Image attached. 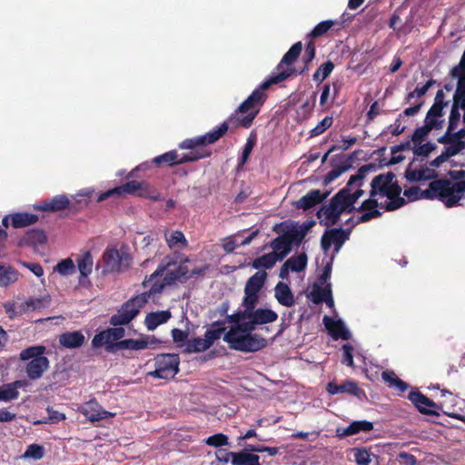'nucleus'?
Returning <instances> with one entry per match:
<instances>
[{"label": "nucleus", "mask_w": 465, "mask_h": 465, "mask_svg": "<svg viewBox=\"0 0 465 465\" xmlns=\"http://www.w3.org/2000/svg\"><path fill=\"white\" fill-rule=\"evenodd\" d=\"M302 51V42L292 45L276 66V71L272 72L267 80L252 91L234 113L230 115L229 121L233 122L238 126L249 128L267 99L265 90L271 85L279 84L296 74L297 71L293 67V64L301 55Z\"/></svg>", "instance_id": "f257e3e1"}, {"label": "nucleus", "mask_w": 465, "mask_h": 465, "mask_svg": "<svg viewBox=\"0 0 465 465\" xmlns=\"http://www.w3.org/2000/svg\"><path fill=\"white\" fill-rule=\"evenodd\" d=\"M188 257L179 252L166 255L159 263L157 269L143 282V287L151 296L163 292L165 287L173 286L177 282H184L188 279L189 268L186 262Z\"/></svg>", "instance_id": "f03ea898"}, {"label": "nucleus", "mask_w": 465, "mask_h": 465, "mask_svg": "<svg viewBox=\"0 0 465 465\" xmlns=\"http://www.w3.org/2000/svg\"><path fill=\"white\" fill-rule=\"evenodd\" d=\"M376 170L377 164L375 163H368L360 167L357 173L350 177L346 186L335 193L329 203L322 205L317 212V217L321 219V224L327 227L334 225L340 221L342 213H353L356 207L350 196L353 184L357 181L363 180L367 173Z\"/></svg>", "instance_id": "7ed1b4c3"}, {"label": "nucleus", "mask_w": 465, "mask_h": 465, "mask_svg": "<svg viewBox=\"0 0 465 465\" xmlns=\"http://www.w3.org/2000/svg\"><path fill=\"white\" fill-rule=\"evenodd\" d=\"M395 178L396 175L392 172H388L376 175L371 183V197L380 195L390 200L384 205L387 212L400 209L406 203L405 199L401 197L402 190Z\"/></svg>", "instance_id": "20e7f679"}, {"label": "nucleus", "mask_w": 465, "mask_h": 465, "mask_svg": "<svg viewBox=\"0 0 465 465\" xmlns=\"http://www.w3.org/2000/svg\"><path fill=\"white\" fill-rule=\"evenodd\" d=\"M252 331L243 330L242 324L234 325L223 336L232 350L242 352H255L267 346V340Z\"/></svg>", "instance_id": "39448f33"}, {"label": "nucleus", "mask_w": 465, "mask_h": 465, "mask_svg": "<svg viewBox=\"0 0 465 465\" xmlns=\"http://www.w3.org/2000/svg\"><path fill=\"white\" fill-rule=\"evenodd\" d=\"M126 194L137 195L152 201L163 200L161 193L148 183L133 180L100 193L97 202L100 203L111 197L119 198Z\"/></svg>", "instance_id": "423d86ee"}, {"label": "nucleus", "mask_w": 465, "mask_h": 465, "mask_svg": "<svg viewBox=\"0 0 465 465\" xmlns=\"http://www.w3.org/2000/svg\"><path fill=\"white\" fill-rule=\"evenodd\" d=\"M46 347L44 345L29 346L21 351L19 359L27 361L25 372L30 380L40 379L49 368V360L45 356Z\"/></svg>", "instance_id": "0eeeda50"}, {"label": "nucleus", "mask_w": 465, "mask_h": 465, "mask_svg": "<svg viewBox=\"0 0 465 465\" xmlns=\"http://www.w3.org/2000/svg\"><path fill=\"white\" fill-rule=\"evenodd\" d=\"M151 295L144 292L125 302L118 310L116 314L110 318V324L122 326L129 324L139 313L141 309L148 302Z\"/></svg>", "instance_id": "6e6552de"}, {"label": "nucleus", "mask_w": 465, "mask_h": 465, "mask_svg": "<svg viewBox=\"0 0 465 465\" xmlns=\"http://www.w3.org/2000/svg\"><path fill=\"white\" fill-rule=\"evenodd\" d=\"M449 185V182L444 179H436L431 181L425 190H420L418 186L406 189L404 195L411 201L418 199H438L441 202V198H446V196L450 193Z\"/></svg>", "instance_id": "1a4fd4ad"}, {"label": "nucleus", "mask_w": 465, "mask_h": 465, "mask_svg": "<svg viewBox=\"0 0 465 465\" xmlns=\"http://www.w3.org/2000/svg\"><path fill=\"white\" fill-rule=\"evenodd\" d=\"M153 361L155 369L148 372L150 377L169 381L180 371V357L177 353H160Z\"/></svg>", "instance_id": "9d476101"}, {"label": "nucleus", "mask_w": 465, "mask_h": 465, "mask_svg": "<svg viewBox=\"0 0 465 465\" xmlns=\"http://www.w3.org/2000/svg\"><path fill=\"white\" fill-rule=\"evenodd\" d=\"M449 176L451 180L445 179L449 182L450 193L446 198H441V202L446 207L451 208L459 205L460 201L465 193V170L450 171Z\"/></svg>", "instance_id": "9b49d317"}, {"label": "nucleus", "mask_w": 465, "mask_h": 465, "mask_svg": "<svg viewBox=\"0 0 465 465\" xmlns=\"http://www.w3.org/2000/svg\"><path fill=\"white\" fill-rule=\"evenodd\" d=\"M103 261L104 271L114 272L129 268L132 257L128 252H120L117 249H107L103 254Z\"/></svg>", "instance_id": "f8f14e48"}, {"label": "nucleus", "mask_w": 465, "mask_h": 465, "mask_svg": "<svg viewBox=\"0 0 465 465\" xmlns=\"http://www.w3.org/2000/svg\"><path fill=\"white\" fill-rule=\"evenodd\" d=\"M248 321L242 324L243 330L254 331L257 325L272 323L277 321L278 314L276 312L267 308H255L245 314Z\"/></svg>", "instance_id": "ddd939ff"}, {"label": "nucleus", "mask_w": 465, "mask_h": 465, "mask_svg": "<svg viewBox=\"0 0 465 465\" xmlns=\"http://www.w3.org/2000/svg\"><path fill=\"white\" fill-rule=\"evenodd\" d=\"M351 229L332 228L326 230L321 239L322 249L326 252L330 250L331 244L334 245V252H338L344 242L349 240Z\"/></svg>", "instance_id": "4468645a"}, {"label": "nucleus", "mask_w": 465, "mask_h": 465, "mask_svg": "<svg viewBox=\"0 0 465 465\" xmlns=\"http://www.w3.org/2000/svg\"><path fill=\"white\" fill-rule=\"evenodd\" d=\"M39 220L37 214L26 212H17L5 215L2 219V224L5 228L12 226L15 229H20L31 226Z\"/></svg>", "instance_id": "2eb2a0df"}, {"label": "nucleus", "mask_w": 465, "mask_h": 465, "mask_svg": "<svg viewBox=\"0 0 465 465\" xmlns=\"http://www.w3.org/2000/svg\"><path fill=\"white\" fill-rule=\"evenodd\" d=\"M80 411L91 422L100 421L114 416V413L104 410L95 399L85 402L81 407Z\"/></svg>", "instance_id": "dca6fc26"}, {"label": "nucleus", "mask_w": 465, "mask_h": 465, "mask_svg": "<svg viewBox=\"0 0 465 465\" xmlns=\"http://www.w3.org/2000/svg\"><path fill=\"white\" fill-rule=\"evenodd\" d=\"M379 203L375 197H371L361 203L359 207H356L357 212H362L356 222L352 225H358L360 223H368L372 219L381 216V212L378 210Z\"/></svg>", "instance_id": "f3484780"}, {"label": "nucleus", "mask_w": 465, "mask_h": 465, "mask_svg": "<svg viewBox=\"0 0 465 465\" xmlns=\"http://www.w3.org/2000/svg\"><path fill=\"white\" fill-rule=\"evenodd\" d=\"M326 391L331 394L348 393L350 395L361 398L364 395L363 390H361L356 381L351 380H346L341 384H337L334 381H331L326 386Z\"/></svg>", "instance_id": "a211bd4d"}, {"label": "nucleus", "mask_w": 465, "mask_h": 465, "mask_svg": "<svg viewBox=\"0 0 465 465\" xmlns=\"http://www.w3.org/2000/svg\"><path fill=\"white\" fill-rule=\"evenodd\" d=\"M408 399L414 404L420 413L425 415H439L437 411L429 409L438 407L437 404L420 391H411Z\"/></svg>", "instance_id": "6ab92c4d"}, {"label": "nucleus", "mask_w": 465, "mask_h": 465, "mask_svg": "<svg viewBox=\"0 0 465 465\" xmlns=\"http://www.w3.org/2000/svg\"><path fill=\"white\" fill-rule=\"evenodd\" d=\"M149 347L148 338L141 339H125L114 342L106 347L110 352H116L122 350L140 351Z\"/></svg>", "instance_id": "aec40b11"}, {"label": "nucleus", "mask_w": 465, "mask_h": 465, "mask_svg": "<svg viewBox=\"0 0 465 465\" xmlns=\"http://www.w3.org/2000/svg\"><path fill=\"white\" fill-rule=\"evenodd\" d=\"M331 193L330 191L322 193L320 190H311L298 200L296 207L307 211L322 203Z\"/></svg>", "instance_id": "412c9836"}, {"label": "nucleus", "mask_w": 465, "mask_h": 465, "mask_svg": "<svg viewBox=\"0 0 465 465\" xmlns=\"http://www.w3.org/2000/svg\"><path fill=\"white\" fill-rule=\"evenodd\" d=\"M465 137V129L462 128L458 132L449 131L447 127L446 133L438 138V142L443 144H450L447 148H455L458 153L465 148V142L462 140Z\"/></svg>", "instance_id": "4be33fe9"}, {"label": "nucleus", "mask_w": 465, "mask_h": 465, "mask_svg": "<svg viewBox=\"0 0 465 465\" xmlns=\"http://www.w3.org/2000/svg\"><path fill=\"white\" fill-rule=\"evenodd\" d=\"M70 201L65 194H59L51 199L45 200L40 204L35 206V209L43 212H59L69 206Z\"/></svg>", "instance_id": "5701e85b"}, {"label": "nucleus", "mask_w": 465, "mask_h": 465, "mask_svg": "<svg viewBox=\"0 0 465 465\" xmlns=\"http://www.w3.org/2000/svg\"><path fill=\"white\" fill-rule=\"evenodd\" d=\"M323 323L334 340L341 339L347 341L351 338V333L341 320L334 321L329 316H324Z\"/></svg>", "instance_id": "b1692460"}, {"label": "nucleus", "mask_w": 465, "mask_h": 465, "mask_svg": "<svg viewBox=\"0 0 465 465\" xmlns=\"http://www.w3.org/2000/svg\"><path fill=\"white\" fill-rule=\"evenodd\" d=\"M85 341V337L81 331H66L59 335V343L66 349L80 348Z\"/></svg>", "instance_id": "393cba45"}, {"label": "nucleus", "mask_w": 465, "mask_h": 465, "mask_svg": "<svg viewBox=\"0 0 465 465\" xmlns=\"http://www.w3.org/2000/svg\"><path fill=\"white\" fill-rule=\"evenodd\" d=\"M373 429V423L367 420H356L345 428H338L336 435L339 438L355 435L361 431H370Z\"/></svg>", "instance_id": "a878e982"}, {"label": "nucleus", "mask_w": 465, "mask_h": 465, "mask_svg": "<svg viewBox=\"0 0 465 465\" xmlns=\"http://www.w3.org/2000/svg\"><path fill=\"white\" fill-rule=\"evenodd\" d=\"M438 173L435 170L430 169L428 167H423L419 170H412L411 167H408L404 174L407 181L411 183L429 180L434 181Z\"/></svg>", "instance_id": "bb28decb"}, {"label": "nucleus", "mask_w": 465, "mask_h": 465, "mask_svg": "<svg viewBox=\"0 0 465 465\" xmlns=\"http://www.w3.org/2000/svg\"><path fill=\"white\" fill-rule=\"evenodd\" d=\"M270 247L273 250L272 252L276 253L280 261H282L292 251L290 240L284 233L273 239Z\"/></svg>", "instance_id": "cd10ccee"}, {"label": "nucleus", "mask_w": 465, "mask_h": 465, "mask_svg": "<svg viewBox=\"0 0 465 465\" xmlns=\"http://www.w3.org/2000/svg\"><path fill=\"white\" fill-rule=\"evenodd\" d=\"M274 296L277 302L286 307H291L294 304V296L288 284L279 282L274 288Z\"/></svg>", "instance_id": "c85d7f7f"}, {"label": "nucleus", "mask_w": 465, "mask_h": 465, "mask_svg": "<svg viewBox=\"0 0 465 465\" xmlns=\"http://www.w3.org/2000/svg\"><path fill=\"white\" fill-rule=\"evenodd\" d=\"M171 317L172 314L169 311H158L150 312L144 319V324L148 331H153L159 325L167 322Z\"/></svg>", "instance_id": "c756f323"}, {"label": "nucleus", "mask_w": 465, "mask_h": 465, "mask_svg": "<svg viewBox=\"0 0 465 465\" xmlns=\"http://www.w3.org/2000/svg\"><path fill=\"white\" fill-rule=\"evenodd\" d=\"M266 278L267 273L265 271L256 272L247 280L243 292L260 293L265 284Z\"/></svg>", "instance_id": "7c9ffc66"}, {"label": "nucleus", "mask_w": 465, "mask_h": 465, "mask_svg": "<svg viewBox=\"0 0 465 465\" xmlns=\"http://www.w3.org/2000/svg\"><path fill=\"white\" fill-rule=\"evenodd\" d=\"M225 322L223 321H216L213 322L209 328L206 330L204 333V338L206 339L209 345L212 347L213 343L219 340L222 335L225 334Z\"/></svg>", "instance_id": "2f4dec72"}, {"label": "nucleus", "mask_w": 465, "mask_h": 465, "mask_svg": "<svg viewBox=\"0 0 465 465\" xmlns=\"http://www.w3.org/2000/svg\"><path fill=\"white\" fill-rule=\"evenodd\" d=\"M22 242L26 245L36 247L45 244L47 242V236L42 229H31L25 232Z\"/></svg>", "instance_id": "473e14b6"}, {"label": "nucleus", "mask_w": 465, "mask_h": 465, "mask_svg": "<svg viewBox=\"0 0 465 465\" xmlns=\"http://www.w3.org/2000/svg\"><path fill=\"white\" fill-rule=\"evenodd\" d=\"M312 301L315 304H320L324 302L329 307L333 306L331 284H327L324 288L319 286L314 287L312 292Z\"/></svg>", "instance_id": "72a5a7b5"}, {"label": "nucleus", "mask_w": 465, "mask_h": 465, "mask_svg": "<svg viewBox=\"0 0 465 465\" xmlns=\"http://www.w3.org/2000/svg\"><path fill=\"white\" fill-rule=\"evenodd\" d=\"M229 125L227 122L222 123L216 128L211 130L204 135H201L200 142L203 143V146L206 144H213L219 141L228 131Z\"/></svg>", "instance_id": "f704fd0d"}, {"label": "nucleus", "mask_w": 465, "mask_h": 465, "mask_svg": "<svg viewBox=\"0 0 465 465\" xmlns=\"http://www.w3.org/2000/svg\"><path fill=\"white\" fill-rule=\"evenodd\" d=\"M356 153L357 152L352 153L344 163L334 166V168L324 176L323 184L328 185L332 181L340 177L343 173L348 171L351 167V160L356 155Z\"/></svg>", "instance_id": "c9c22d12"}, {"label": "nucleus", "mask_w": 465, "mask_h": 465, "mask_svg": "<svg viewBox=\"0 0 465 465\" xmlns=\"http://www.w3.org/2000/svg\"><path fill=\"white\" fill-rule=\"evenodd\" d=\"M283 226H284L283 223L276 224L273 227V231L277 233L284 232V234L287 235V237L289 238L291 245H292L293 243H295L296 245H299L302 242L303 238L305 237L306 231L308 229V227H305L304 229H301V230L292 229L290 231H285L283 229Z\"/></svg>", "instance_id": "e433bc0d"}, {"label": "nucleus", "mask_w": 465, "mask_h": 465, "mask_svg": "<svg viewBox=\"0 0 465 465\" xmlns=\"http://www.w3.org/2000/svg\"><path fill=\"white\" fill-rule=\"evenodd\" d=\"M77 267L80 272L81 277L79 279V282L83 284V279L86 278L89 274H91L93 270V257L90 252H85L79 257L77 260Z\"/></svg>", "instance_id": "4c0bfd02"}, {"label": "nucleus", "mask_w": 465, "mask_h": 465, "mask_svg": "<svg viewBox=\"0 0 465 465\" xmlns=\"http://www.w3.org/2000/svg\"><path fill=\"white\" fill-rule=\"evenodd\" d=\"M446 106H442L438 104H433L429 111L427 112L425 122L427 123H434L436 124L435 129L440 130L443 126L444 121L440 119L443 115V109Z\"/></svg>", "instance_id": "58836bf2"}, {"label": "nucleus", "mask_w": 465, "mask_h": 465, "mask_svg": "<svg viewBox=\"0 0 465 465\" xmlns=\"http://www.w3.org/2000/svg\"><path fill=\"white\" fill-rule=\"evenodd\" d=\"M277 262L281 261L277 258L276 253L269 252L254 259L252 267L259 271H262L261 269H272Z\"/></svg>", "instance_id": "ea45409f"}, {"label": "nucleus", "mask_w": 465, "mask_h": 465, "mask_svg": "<svg viewBox=\"0 0 465 465\" xmlns=\"http://www.w3.org/2000/svg\"><path fill=\"white\" fill-rule=\"evenodd\" d=\"M232 465H261L260 457L256 454L249 453L245 450H241L233 455L232 459Z\"/></svg>", "instance_id": "a19ab883"}, {"label": "nucleus", "mask_w": 465, "mask_h": 465, "mask_svg": "<svg viewBox=\"0 0 465 465\" xmlns=\"http://www.w3.org/2000/svg\"><path fill=\"white\" fill-rule=\"evenodd\" d=\"M179 153L175 150L169 151L153 158V163L158 166H173L180 163Z\"/></svg>", "instance_id": "79ce46f5"}, {"label": "nucleus", "mask_w": 465, "mask_h": 465, "mask_svg": "<svg viewBox=\"0 0 465 465\" xmlns=\"http://www.w3.org/2000/svg\"><path fill=\"white\" fill-rule=\"evenodd\" d=\"M212 154L210 150L204 148L193 149L187 153L179 154L180 163H185L189 162H195L200 159L209 157Z\"/></svg>", "instance_id": "37998d69"}, {"label": "nucleus", "mask_w": 465, "mask_h": 465, "mask_svg": "<svg viewBox=\"0 0 465 465\" xmlns=\"http://www.w3.org/2000/svg\"><path fill=\"white\" fill-rule=\"evenodd\" d=\"M316 48L313 39L310 38V40L305 45L304 54L302 55V62L304 64L302 70L299 72L300 74H304L309 70V64L315 58Z\"/></svg>", "instance_id": "c03bdc74"}, {"label": "nucleus", "mask_w": 465, "mask_h": 465, "mask_svg": "<svg viewBox=\"0 0 465 465\" xmlns=\"http://www.w3.org/2000/svg\"><path fill=\"white\" fill-rule=\"evenodd\" d=\"M257 143V135L255 133H251L247 138L246 143L243 147L241 157L238 160V167H242L249 159V156Z\"/></svg>", "instance_id": "a18cd8bd"}, {"label": "nucleus", "mask_w": 465, "mask_h": 465, "mask_svg": "<svg viewBox=\"0 0 465 465\" xmlns=\"http://www.w3.org/2000/svg\"><path fill=\"white\" fill-rule=\"evenodd\" d=\"M210 348L211 346L209 345L205 338L202 339L200 337H197L187 341L185 351L188 353H197L205 351Z\"/></svg>", "instance_id": "49530a36"}, {"label": "nucleus", "mask_w": 465, "mask_h": 465, "mask_svg": "<svg viewBox=\"0 0 465 465\" xmlns=\"http://www.w3.org/2000/svg\"><path fill=\"white\" fill-rule=\"evenodd\" d=\"M333 69L334 64L331 60L326 61L325 63L321 64L320 67L313 74V81L318 83L323 82V80H325L331 74Z\"/></svg>", "instance_id": "de8ad7c7"}, {"label": "nucleus", "mask_w": 465, "mask_h": 465, "mask_svg": "<svg viewBox=\"0 0 465 465\" xmlns=\"http://www.w3.org/2000/svg\"><path fill=\"white\" fill-rule=\"evenodd\" d=\"M16 280V272L12 267L0 265V286H7Z\"/></svg>", "instance_id": "09e8293b"}, {"label": "nucleus", "mask_w": 465, "mask_h": 465, "mask_svg": "<svg viewBox=\"0 0 465 465\" xmlns=\"http://www.w3.org/2000/svg\"><path fill=\"white\" fill-rule=\"evenodd\" d=\"M436 124L434 123H427L424 121V125L415 129L411 135V140L414 143H421L425 137L430 131L435 129Z\"/></svg>", "instance_id": "8fccbe9b"}, {"label": "nucleus", "mask_w": 465, "mask_h": 465, "mask_svg": "<svg viewBox=\"0 0 465 465\" xmlns=\"http://www.w3.org/2000/svg\"><path fill=\"white\" fill-rule=\"evenodd\" d=\"M165 240L171 249L185 247L187 245V240L181 231H174L170 234V236L165 234Z\"/></svg>", "instance_id": "3c124183"}, {"label": "nucleus", "mask_w": 465, "mask_h": 465, "mask_svg": "<svg viewBox=\"0 0 465 465\" xmlns=\"http://www.w3.org/2000/svg\"><path fill=\"white\" fill-rule=\"evenodd\" d=\"M436 84V81L433 80V79H430L429 81L426 82L425 84L421 85V86H416V88L412 91V92H410L406 97H405V103L409 104L411 102V100L414 98V97H421L423 96L427 92L428 90L433 85Z\"/></svg>", "instance_id": "603ef678"}, {"label": "nucleus", "mask_w": 465, "mask_h": 465, "mask_svg": "<svg viewBox=\"0 0 465 465\" xmlns=\"http://www.w3.org/2000/svg\"><path fill=\"white\" fill-rule=\"evenodd\" d=\"M260 300V293L254 292H244V296L242 302V306L244 309L246 314L250 311L255 309Z\"/></svg>", "instance_id": "864d4df0"}, {"label": "nucleus", "mask_w": 465, "mask_h": 465, "mask_svg": "<svg viewBox=\"0 0 465 465\" xmlns=\"http://www.w3.org/2000/svg\"><path fill=\"white\" fill-rule=\"evenodd\" d=\"M334 25L332 20H325L319 23L307 35L308 38H317L327 33Z\"/></svg>", "instance_id": "5fc2aeb1"}, {"label": "nucleus", "mask_w": 465, "mask_h": 465, "mask_svg": "<svg viewBox=\"0 0 465 465\" xmlns=\"http://www.w3.org/2000/svg\"><path fill=\"white\" fill-rule=\"evenodd\" d=\"M45 455V449L42 445H39V444H36V443H33V444H30L23 457L24 458H31V459H34L35 460H41Z\"/></svg>", "instance_id": "6e6d98bb"}, {"label": "nucleus", "mask_w": 465, "mask_h": 465, "mask_svg": "<svg viewBox=\"0 0 465 465\" xmlns=\"http://www.w3.org/2000/svg\"><path fill=\"white\" fill-rule=\"evenodd\" d=\"M286 262H291V270L292 272H302L305 269L307 265V255L302 252L298 256L291 257Z\"/></svg>", "instance_id": "4d7b16f0"}, {"label": "nucleus", "mask_w": 465, "mask_h": 465, "mask_svg": "<svg viewBox=\"0 0 465 465\" xmlns=\"http://www.w3.org/2000/svg\"><path fill=\"white\" fill-rule=\"evenodd\" d=\"M333 118L331 116L324 117L318 124L310 132L311 137H315L324 133L328 128L332 125Z\"/></svg>", "instance_id": "13d9d810"}, {"label": "nucleus", "mask_w": 465, "mask_h": 465, "mask_svg": "<svg viewBox=\"0 0 465 465\" xmlns=\"http://www.w3.org/2000/svg\"><path fill=\"white\" fill-rule=\"evenodd\" d=\"M19 397V391H15L14 388L8 386V383L4 384L0 387V401H11L16 400Z\"/></svg>", "instance_id": "bf43d9fd"}, {"label": "nucleus", "mask_w": 465, "mask_h": 465, "mask_svg": "<svg viewBox=\"0 0 465 465\" xmlns=\"http://www.w3.org/2000/svg\"><path fill=\"white\" fill-rule=\"evenodd\" d=\"M458 150L455 148H445V150L434 160H432L430 164L432 167H439L444 162H446L450 157L457 155Z\"/></svg>", "instance_id": "052dcab7"}, {"label": "nucleus", "mask_w": 465, "mask_h": 465, "mask_svg": "<svg viewBox=\"0 0 465 465\" xmlns=\"http://www.w3.org/2000/svg\"><path fill=\"white\" fill-rule=\"evenodd\" d=\"M56 271L62 275H70L75 272V266L72 259L66 258L62 260L56 265Z\"/></svg>", "instance_id": "680f3d73"}, {"label": "nucleus", "mask_w": 465, "mask_h": 465, "mask_svg": "<svg viewBox=\"0 0 465 465\" xmlns=\"http://www.w3.org/2000/svg\"><path fill=\"white\" fill-rule=\"evenodd\" d=\"M355 461L359 465H369L371 462V453L365 448L353 449Z\"/></svg>", "instance_id": "e2e57ef3"}, {"label": "nucleus", "mask_w": 465, "mask_h": 465, "mask_svg": "<svg viewBox=\"0 0 465 465\" xmlns=\"http://www.w3.org/2000/svg\"><path fill=\"white\" fill-rule=\"evenodd\" d=\"M206 444L213 447H222L228 444V437L223 433H217L208 437Z\"/></svg>", "instance_id": "0e129e2a"}, {"label": "nucleus", "mask_w": 465, "mask_h": 465, "mask_svg": "<svg viewBox=\"0 0 465 465\" xmlns=\"http://www.w3.org/2000/svg\"><path fill=\"white\" fill-rule=\"evenodd\" d=\"M460 120V109H457L456 105H451L450 113L449 115V123H448L449 131H454L458 127Z\"/></svg>", "instance_id": "69168bd1"}, {"label": "nucleus", "mask_w": 465, "mask_h": 465, "mask_svg": "<svg viewBox=\"0 0 465 465\" xmlns=\"http://www.w3.org/2000/svg\"><path fill=\"white\" fill-rule=\"evenodd\" d=\"M200 140H202L201 136L185 139L179 144V147L181 149H188V150L203 148V143H201Z\"/></svg>", "instance_id": "338daca9"}, {"label": "nucleus", "mask_w": 465, "mask_h": 465, "mask_svg": "<svg viewBox=\"0 0 465 465\" xmlns=\"http://www.w3.org/2000/svg\"><path fill=\"white\" fill-rule=\"evenodd\" d=\"M353 347L352 345L346 343L342 345V359L341 363L347 366H353Z\"/></svg>", "instance_id": "774afa93"}]
</instances>
